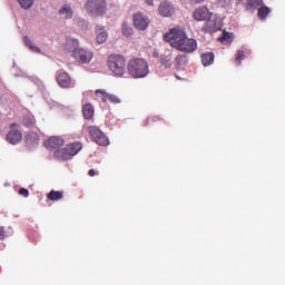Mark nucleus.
<instances>
[{"label": "nucleus", "instance_id": "1", "mask_svg": "<svg viewBox=\"0 0 285 285\" xmlns=\"http://www.w3.org/2000/svg\"><path fill=\"white\" fill-rule=\"evenodd\" d=\"M164 40L169 43L171 48L184 53H193L197 50V41L188 38L185 30L180 28L170 29L164 35Z\"/></svg>", "mask_w": 285, "mask_h": 285}, {"label": "nucleus", "instance_id": "2", "mask_svg": "<svg viewBox=\"0 0 285 285\" xmlns=\"http://www.w3.org/2000/svg\"><path fill=\"white\" fill-rule=\"evenodd\" d=\"M127 72L134 79L146 78L149 73L148 62L142 58H132L127 62Z\"/></svg>", "mask_w": 285, "mask_h": 285}, {"label": "nucleus", "instance_id": "3", "mask_svg": "<svg viewBox=\"0 0 285 285\" xmlns=\"http://www.w3.org/2000/svg\"><path fill=\"white\" fill-rule=\"evenodd\" d=\"M108 68L116 77H124L126 75V57L119 53H111L108 58Z\"/></svg>", "mask_w": 285, "mask_h": 285}, {"label": "nucleus", "instance_id": "4", "mask_svg": "<svg viewBox=\"0 0 285 285\" xmlns=\"http://www.w3.org/2000/svg\"><path fill=\"white\" fill-rule=\"evenodd\" d=\"M213 12L207 7L196 8L193 13V19L197 22H206L205 31H215V26L212 23Z\"/></svg>", "mask_w": 285, "mask_h": 285}, {"label": "nucleus", "instance_id": "5", "mask_svg": "<svg viewBox=\"0 0 285 285\" xmlns=\"http://www.w3.org/2000/svg\"><path fill=\"white\" fill-rule=\"evenodd\" d=\"M85 8L91 17H101L107 12V2L106 0H88Z\"/></svg>", "mask_w": 285, "mask_h": 285}, {"label": "nucleus", "instance_id": "6", "mask_svg": "<svg viewBox=\"0 0 285 285\" xmlns=\"http://www.w3.org/2000/svg\"><path fill=\"white\" fill-rule=\"evenodd\" d=\"M82 149V145L80 142H71V145H67L62 149H57L55 151V157L59 160H67L70 157L76 156Z\"/></svg>", "mask_w": 285, "mask_h": 285}, {"label": "nucleus", "instance_id": "7", "mask_svg": "<svg viewBox=\"0 0 285 285\" xmlns=\"http://www.w3.org/2000/svg\"><path fill=\"white\" fill-rule=\"evenodd\" d=\"M87 132L94 138V141L99 146L106 147L110 144L109 138L106 136V134H104V131H101L99 127H96V125H90L89 127H87Z\"/></svg>", "mask_w": 285, "mask_h": 285}, {"label": "nucleus", "instance_id": "8", "mask_svg": "<svg viewBox=\"0 0 285 285\" xmlns=\"http://www.w3.org/2000/svg\"><path fill=\"white\" fill-rule=\"evenodd\" d=\"M150 24V19L142 12L134 13V28L138 31H146Z\"/></svg>", "mask_w": 285, "mask_h": 285}, {"label": "nucleus", "instance_id": "9", "mask_svg": "<svg viewBox=\"0 0 285 285\" xmlns=\"http://www.w3.org/2000/svg\"><path fill=\"white\" fill-rule=\"evenodd\" d=\"M72 57L76 59L77 62L87 65L94 58V52L83 48H78Z\"/></svg>", "mask_w": 285, "mask_h": 285}, {"label": "nucleus", "instance_id": "10", "mask_svg": "<svg viewBox=\"0 0 285 285\" xmlns=\"http://www.w3.org/2000/svg\"><path fill=\"white\" fill-rule=\"evenodd\" d=\"M17 122L10 125V131L7 134V141L12 145H17L22 140V134L18 129Z\"/></svg>", "mask_w": 285, "mask_h": 285}, {"label": "nucleus", "instance_id": "11", "mask_svg": "<svg viewBox=\"0 0 285 285\" xmlns=\"http://www.w3.org/2000/svg\"><path fill=\"white\" fill-rule=\"evenodd\" d=\"M96 96L102 99L104 102H109L114 105L121 104V99L117 95L107 92L105 89H97Z\"/></svg>", "mask_w": 285, "mask_h": 285}, {"label": "nucleus", "instance_id": "12", "mask_svg": "<svg viewBox=\"0 0 285 285\" xmlns=\"http://www.w3.org/2000/svg\"><path fill=\"white\" fill-rule=\"evenodd\" d=\"M57 82L61 88L69 89L72 85V78L66 71H58Z\"/></svg>", "mask_w": 285, "mask_h": 285}, {"label": "nucleus", "instance_id": "13", "mask_svg": "<svg viewBox=\"0 0 285 285\" xmlns=\"http://www.w3.org/2000/svg\"><path fill=\"white\" fill-rule=\"evenodd\" d=\"M65 145L63 138L59 136H52L49 140H46L45 146L49 150H60V148Z\"/></svg>", "mask_w": 285, "mask_h": 285}, {"label": "nucleus", "instance_id": "14", "mask_svg": "<svg viewBox=\"0 0 285 285\" xmlns=\"http://www.w3.org/2000/svg\"><path fill=\"white\" fill-rule=\"evenodd\" d=\"M158 12L163 18H170L175 13V10L169 2H161L158 7Z\"/></svg>", "mask_w": 285, "mask_h": 285}, {"label": "nucleus", "instance_id": "15", "mask_svg": "<svg viewBox=\"0 0 285 285\" xmlns=\"http://www.w3.org/2000/svg\"><path fill=\"white\" fill-rule=\"evenodd\" d=\"M264 6V0H247L246 11L255 12L259 7Z\"/></svg>", "mask_w": 285, "mask_h": 285}, {"label": "nucleus", "instance_id": "16", "mask_svg": "<svg viewBox=\"0 0 285 285\" xmlns=\"http://www.w3.org/2000/svg\"><path fill=\"white\" fill-rule=\"evenodd\" d=\"M108 40V32L105 27L97 28V42L98 45H102Z\"/></svg>", "mask_w": 285, "mask_h": 285}, {"label": "nucleus", "instance_id": "17", "mask_svg": "<svg viewBox=\"0 0 285 285\" xmlns=\"http://www.w3.org/2000/svg\"><path fill=\"white\" fill-rule=\"evenodd\" d=\"M79 49V42L77 39H67L66 42V50L70 53H72V56L75 55V51Z\"/></svg>", "mask_w": 285, "mask_h": 285}, {"label": "nucleus", "instance_id": "18", "mask_svg": "<svg viewBox=\"0 0 285 285\" xmlns=\"http://www.w3.org/2000/svg\"><path fill=\"white\" fill-rule=\"evenodd\" d=\"M82 114H83L85 119H87V120L92 119L94 115H95L94 106L90 102L86 104L82 107Z\"/></svg>", "mask_w": 285, "mask_h": 285}, {"label": "nucleus", "instance_id": "19", "mask_svg": "<svg viewBox=\"0 0 285 285\" xmlns=\"http://www.w3.org/2000/svg\"><path fill=\"white\" fill-rule=\"evenodd\" d=\"M188 63V58L186 55H178L176 58H175V67L176 69H183L187 66Z\"/></svg>", "mask_w": 285, "mask_h": 285}, {"label": "nucleus", "instance_id": "20", "mask_svg": "<svg viewBox=\"0 0 285 285\" xmlns=\"http://www.w3.org/2000/svg\"><path fill=\"white\" fill-rule=\"evenodd\" d=\"M214 60H215L214 52H206L202 55V63L204 67L213 65Z\"/></svg>", "mask_w": 285, "mask_h": 285}, {"label": "nucleus", "instance_id": "21", "mask_svg": "<svg viewBox=\"0 0 285 285\" xmlns=\"http://www.w3.org/2000/svg\"><path fill=\"white\" fill-rule=\"evenodd\" d=\"M59 16L63 17L66 20L72 19L73 17V11L71 10L70 6L65 4L60 10H59Z\"/></svg>", "mask_w": 285, "mask_h": 285}, {"label": "nucleus", "instance_id": "22", "mask_svg": "<svg viewBox=\"0 0 285 285\" xmlns=\"http://www.w3.org/2000/svg\"><path fill=\"white\" fill-rule=\"evenodd\" d=\"M271 14V8L263 6L258 8L257 16L259 20H266V18Z\"/></svg>", "mask_w": 285, "mask_h": 285}, {"label": "nucleus", "instance_id": "23", "mask_svg": "<svg viewBox=\"0 0 285 285\" xmlns=\"http://www.w3.org/2000/svg\"><path fill=\"white\" fill-rule=\"evenodd\" d=\"M23 42L26 43V46H27L32 52H35V53H40V52H41V50L39 49V47L35 46L28 36H24V37H23Z\"/></svg>", "mask_w": 285, "mask_h": 285}, {"label": "nucleus", "instance_id": "24", "mask_svg": "<svg viewBox=\"0 0 285 285\" xmlns=\"http://www.w3.org/2000/svg\"><path fill=\"white\" fill-rule=\"evenodd\" d=\"M63 197V193L62 191H56V190H51L48 195H47V198L49 200H52V202H57V200H60L62 199Z\"/></svg>", "mask_w": 285, "mask_h": 285}, {"label": "nucleus", "instance_id": "25", "mask_svg": "<svg viewBox=\"0 0 285 285\" xmlns=\"http://www.w3.org/2000/svg\"><path fill=\"white\" fill-rule=\"evenodd\" d=\"M160 63L165 68H170L173 66V58H171V56H161Z\"/></svg>", "mask_w": 285, "mask_h": 285}, {"label": "nucleus", "instance_id": "26", "mask_svg": "<svg viewBox=\"0 0 285 285\" xmlns=\"http://www.w3.org/2000/svg\"><path fill=\"white\" fill-rule=\"evenodd\" d=\"M134 35V29L129 27L127 23L122 24V36L125 38H130Z\"/></svg>", "mask_w": 285, "mask_h": 285}, {"label": "nucleus", "instance_id": "27", "mask_svg": "<svg viewBox=\"0 0 285 285\" xmlns=\"http://www.w3.org/2000/svg\"><path fill=\"white\" fill-rule=\"evenodd\" d=\"M22 124H23L24 127L31 128L35 124L33 117L29 116V115H26L22 119Z\"/></svg>", "mask_w": 285, "mask_h": 285}, {"label": "nucleus", "instance_id": "28", "mask_svg": "<svg viewBox=\"0 0 285 285\" xmlns=\"http://www.w3.org/2000/svg\"><path fill=\"white\" fill-rule=\"evenodd\" d=\"M242 60H245V51L244 50H238L235 57V63L236 66L242 65Z\"/></svg>", "mask_w": 285, "mask_h": 285}, {"label": "nucleus", "instance_id": "29", "mask_svg": "<svg viewBox=\"0 0 285 285\" xmlns=\"http://www.w3.org/2000/svg\"><path fill=\"white\" fill-rule=\"evenodd\" d=\"M21 8L24 10H29L32 7L33 1L32 0H18Z\"/></svg>", "mask_w": 285, "mask_h": 285}, {"label": "nucleus", "instance_id": "30", "mask_svg": "<svg viewBox=\"0 0 285 285\" xmlns=\"http://www.w3.org/2000/svg\"><path fill=\"white\" fill-rule=\"evenodd\" d=\"M160 120H161V118L159 116H150V117L146 118L144 126H148L153 122L160 121Z\"/></svg>", "mask_w": 285, "mask_h": 285}, {"label": "nucleus", "instance_id": "31", "mask_svg": "<svg viewBox=\"0 0 285 285\" xmlns=\"http://www.w3.org/2000/svg\"><path fill=\"white\" fill-rule=\"evenodd\" d=\"M7 237V232L4 227H0V240H3Z\"/></svg>", "mask_w": 285, "mask_h": 285}, {"label": "nucleus", "instance_id": "32", "mask_svg": "<svg viewBox=\"0 0 285 285\" xmlns=\"http://www.w3.org/2000/svg\"><path fill=\"white\" fill-rule=\"evenodd\" d=\"M19 194H20L21 196H23V197H28V196H29V191H28V189H26V188H20V189H19Z\"/></svg>", "mask_w": 285, "mask_h": 285}, {"label": "nucleus", "instance_id": "33", "mask_svg": "<svg viewBox=\"0 0 285 285\" xmlns=\"http://www.w3.org/2000/svg\"><path fill=\"white\" fill-rule=\"evenodd\" d=\"M88 175H89L90 177H94V176H96V175H99V173H96L94 169H90L89 173H88Z\"/></svg>", "mask_w": 285, "mask_h": 285}, {"label": "nucleus", "instance_id": "34", "mask_svg": "<svg viewBox=\"0 0 285 285\" xmlns=\"http://www.w3.org/2000/svg\"><path fill=\"white\" fill-rule=\"evenodd\" d=\"M145 3H146L148 7H154V0H145Z\"/></svg>", "mask_w": 285, "mask_h": 285}, {"label": "nucleus", "instance_id": "35", "mask_svg": "<svg viewBox=\"0 0 285 285\" xmlns=\"http://www.w3.org/2000/svg\"><path fill=\"white\" fill-rule=\"evenodd\" d=\"M203 1H205V0H189V2H191V3H203Z\"/></svg>", "mask_w": 285, "mask_h": 285}, {"label": "nucleus", "instance_id": "36", "mask_svg": "<svg viewBox=\"0 0 285 285\" xmlns=\"http://www.w3.org/2000/svg\"><path fill=\"white\" fill-rule=\"evenodd\" d=\"M226 39H227L226 36H224V37H223V40H226Z\"/></svg>", "mask_w": 285, "mask_h": 285}]
</instances>
